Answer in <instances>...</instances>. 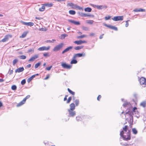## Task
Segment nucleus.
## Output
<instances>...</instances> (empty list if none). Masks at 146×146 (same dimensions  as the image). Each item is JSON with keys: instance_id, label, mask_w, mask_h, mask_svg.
Returning a JSON list of instances; mask_svg holds the SVG:
<instances>
[{"instance_id": "423d86ee", "label": "nucleus", "mask_w": 146, "mask_h": 146, "mask_svg": "<svg viewBox=\"0 0 146 146\" xmlns=\"http://www.w3.org/2000/svg\"><path fill=\"white\" fill-rule=\"evenodd\" d=\"M113 20L115 21H117L123 20V16L114 17L112 18Z\"/></svg>"}, {"instance_id": "2eb2a0df", "label": "nucleus", "mask_w": 146, "mask_h": 146, "mask_svg": "<svg viewBox=\"0 0 146 146\" xmlns=\"http://www.w3.org/2000/svg\"><path fill=\"white\" fill-rule=\"evenodd\" d=\"M73 48V46H70L65 49L62 52V54H64L65 53L69 51Z\"/></svg>"}, {"instance_id": "4468645a", "label": "nucleus", "mask_w": 146, "mask_h": 146, "mask_svg": "<svg viewBox=\"0 0 146 146\" xmlns=\"http://www.w3.org/2000/svg\"><path fill=\"white\" fill-rule=\"evenodd\" d=\"M74 110H68L69 113V115L71 117H74L76 115V112Z\"/></svg>"}, {"instance_id": "9b49d317", "label": "nucleus", "mask_w": 146, "mask_h": 146, "mask_svg": "<svg viewBox=\"0 0 146 146\" xmlns=\"http://www.w3.org/2000/svg\"><path fill=\"white\" fill-rule=\"evenodd\" d=\"M80 15L83 17H94V15H92L90 13L86 14L81 13L80 14Z\"/></svg>"}, {"instance_id": "f03ea898", "label": "nucleus", "mask_w": 146, "mask_h": 146, "mask_svg": "<svg viewBox=\"0 0 146 146\" xmlns=\"http://www.w3.org/2000/svg\"><path fill=\"white\" fill-rule=\"evenodd\" d=\"M64 44L61 43L59 44L56 46L53 49V50L54 51H58L63 46Z\"/></svg>"}, {"instance_id": "b1692460", "label": "nucleus", "mask_w": 146, "mask_h": 146, "mask_svg": "<svg viewBox=\"0 0 146 146\" xmlns=\"http://www.w3.org/2000/svg\"><path fill=\"white\" fill-rule=\"evenodd\" d=\"M42 6L41 8H40L39 10L40 11H44L45 9V5L44 4H42Z\"/></svg>"}, {"instance_id": "5fc2aeb1", "label": "nucleus", "mask_w": 146, "mask_h": 146, "mask_svg": "<svg viewBox=\"0 0 146 146\" xmlns=\"http://www.w3.org/2000/svg\"><path fill=\"white\" fill-rule=\"evenodd\" d=\"M68 22H70L71 23H73V24L74 23V20H71V19H68Z\"/></svg>"}, {"instance_id": "338daca9", "label": "nucleus", "mask_w": 146, "mask_h": 146, "mask_svg": "<svg viewBox=\"0 0 146 146\" xmlns=\"http://www.w3.org/2000/svg\"><path fill=\"white\" fill-rule=\"evenodd\" d=\"M31 64H29L27 66V68H30L31 67Z\"/></svg>"}, {"instance_id": "79ce46f5", "label": "nucleus", "mask_w": 146, "mask_h": 146, "mask_svg": "<svg viewBox=\"0 0 146 146\" xmlns=\"http://www.w3.org/2000/svg\"><path fill=\"white\" fill-rule=\"evenodd\" d=\"M11 88L13 90H15L17 89V86L15 85H13L12 86Z\"/></svg>"}, {"instance_id": "2f4dec72", "label": "nucleus", "mask_w": 146, "mask_h": 146, "mask_svg": "<svg viewBox=\"0 0 146 146\" xmlns=\"http://www.w3.org/2000/svg\"><path fill=\"white\" fill-rule=\"evenodd\" d=\"M38 30L40 31H46L47 30V29L45 28H41L39 29Z\"/></svg>"}, {"instance_id": "6e6552de", "label": "nucleus", "mask_w": 146, "mask_h": 146, "mask_svg": "<svg viewBox=\"0 0 146 146\" xmlns=\"http://www.w3.org/2000/svg\"><path fill=\"white\" fill-rule=\"evenodd\" d=\"M21 22L24 25L31 27L33 26L34 24V23L31 22L27 23L23 21H21Z\"/></svg>"}, {"instance_id": "4c0bfd02", "label": "nucleus", "mask_w": 146, "mask_h": 146, "mask_svg": "<svg viewBox=\"0 0 146 146\" xmlns=\"http://www.w3.org/2000/svg\"><path fill=\"white\" fill-rule=\"evenodd\" d=\"M44 5H45V6H48V7H51L52 6V3H46L45 4H44Z\"/></svg>"}, {"instance_id": "bb28decb", "label": "nucleus", "mask_w": 146, "mask_h": 146, "mask_svg": "<svg viewBox=\"0 0 146 146\" xmlns=\"http://www.w3.org/2000/svg\"><path fill=\"white\" fill-rule=\"evenodd\" d=\"M92 9L90 7H87L84 9V11L85 12H90L92 11Z\"/></svg>"}, {"instance_id": "6e6d98bb", "label": "nucleus", "mask_w": 146, "mask_h": 146, "mask_svg": "<svg viewBox=\"0 0 146 146\" xmlns=\"http://www.w3.org/2000/svg\"><path fill=\"white\" fill-rule=\"evenodd\" d=\"M129 104V103L127 102H125L123 104V106L124 107H125L127 106Z\"/></svg>"}, {"instance_id": "ddd939ff", "label": "nucleus", "mask_w": 146, "mask_h": 146, "mask_svg": "<svg viewBox=\"0 0 146 146\" xmlns=\"http://www.w3.org/2000/svg\"><path fill=\"white\" fill-rule=\"evenodd\" d=\"M38 57V55H35L33 56L32 57L28 60V62H31L34 61L35 59H36Z\"/></svg>"}, {"instance_id": "bf43d9fd", "label": "nucleus", "mask_w": 146, "mask_h": 146, "mask_svg": "<svg viewBox=\"0 0 146 146\" xmlns=\"http://www.w3.org/2000/svg\"><path fill=\"white\" fill-rule=\"evenodd\" d=\"M52 66H50L48 67H46V69L47 70H50L51 68H52Z\"/></svg>"}, {"instance_id": "39448f33", "label": "nucleus", "mask_w": 146, "mask_h": 146, "mask_svg": "<svg viewBox=\"0 0 146 146\" xmlns=\"http://www.w3.org/2000/svg\"><path fill=\"white\" fill-rule=\"evenodd\" d=\"M50 46H48L47 47L43 46L39 48L38 50L39 51L48 50L50 49Z\"/></svg>"}, {"instance_id": "49530a36", "label": "nucleus", "mask_w": 146, "mask_h": 146, "mask_svg": "<svg viewBox=\"0 0 146 146\" xmlns=\"http://www.w3.org/2000/svg\"><path fill=\"white\" fill-rule=\"evenodd\" d=\"M75 103L76 104V106H78V104H79V100H75Z\"/></svg>"}, {"instance_id": "c85d7f7f", "label": "nucleus", "mask_w": 146, "mask_h": 146, "mask_svg": "<svg viewBox=\"0 0 146 146\" xmlns=\"http://www.w3.org/2000/svg\"><path fill=\"white\" fill-rule=\"evenodd\" d=\"M94 21L92 20H88L86 21V23H87L90 24H92Z\"/></svg>"}, {"instance_id": "393cba45", "label": "nucleus", "mask_w": 146, "mask_h": 146, "mask_svg": "<svg viewBox=\"0 0 146 146\" xmlns=\"http://www.w3.org/2000/svg\"><path fill=\"white\" fill-rule=\"evenodd\" d=\"M35 77V75H33L27 80V82L29 83Z\"/></svg>"}, {"instance_id": "dca6fc26", "label": "nucleus", "mask_w": 146, "mask_h": 146, "mask_svg": "<svg viewBox=\"0 0 146 146\" xmlns=\"http://www.w3.org/2000/svg\"><path fill=\"white\" fill-rule=\"evenodd\" d=\"M61 66L63 68L67 69H70L71 67V66L67 64H66L64 63H62Z\"/></svg>"}, {"instance_id": "9d476101", "label": "nucleus", "mask_w": 146, "mask_h": 146, "mask_svg": "<svg viewBox=\"0 0 146 146\" xmlns=\"http://www.w3.org/2000/svg\"><path fill=\"white\" fill-rule=\"evenodd\" d=\"M139 81L141 85H146V79L145 78L141 77Z\"/></svg>"}, {"instance_id": "0e129e2a", "label": "nucleus", "mask_w": 146, "mask_h": 146, "mask_svg": "<svg viewBox=\"0 0 146 146\" xmlns=\"http://www.w3.org/2000/svg\"><path fill=\"white\" fill-rule=\"evenodd\" d=\"M101 96L100 95H99L97 98V100L99 101L100 99L101 98Z\"/></svg>"}, {"instance_id": "ea45409f", "label": "nucleus", "mask_w": 146, "mask_h": 146, "mask_svg": "<svg viewBox=\"0 0 146 146\" xmlns=\"http://www.w3.org/2000/svg\"><path fill=\"white\" fill-rule=\"evenodd\" d=\"M40 62H38V63L35 64V68H37L39 66H40Z\"/></svg>"}, {"instance_id": "4d7b16f0", "label": "nucleus", "mask_w": 146, "mask_h": 146, "mask_svg": "<svg viewBox=\"0 0 146 146\" xmlns=\"http://www.w3.org/2000/svg\"><path fill=\"white\" fill-rule=\"evenodd\" d=\"M104 26H106V27H108L110 29H111V25H108L106 24H104Z\"/></svg>"}, {"instance_id": "864d4df0", "label": "nucleus", "mask_w": 146, "mask_h": 146, "mask_svg": "<svg viewBox=\"0 0 146 146\" xmlns=\"http://www.w3.org/2000/svg\"><path fill=\"white\" fill-rule=\"evenodd\" d=\"M45 42L46 43H53L52 41L50 40H47L45 41Z\"/></svg>"}, {"instance_id": "f8f14e48", "label": "nucleus", "mask_w": 146, "mask_h": 146, "mask_svg": "<svg viewBox=\"0 0 146 146\" xmlns=\"http://www.w3.org/2000/svg\"><path fill=\"white\" fill-rule=\"evenodd\" d=\"M74 43L77 44L78 45H80L83 43H86L87 42L85 40H80L78 41H75L74 42Z\"/></svg>"}, {"instance_id": "f257e3e1", "label": "nucleus", "mask_w": 146, "mask_h": 146, "mask_svg": "<svg viewBox=\"0 0 146 146\" xmlns=\"http://www.w3.org/2000/svg\"><path fill=\"white\" fill-rule=\"evenodd\" d=\"M121 137L125 141L129 140L131 138L130 131V130H128V131L125 133L124 131H121L120 134Z\"/></svg>"}, {"instance_id": "412c9836", "label": "nucleus", "mask_w": 146, "mask_h": 146, "mask_svg": "<svg viewBox=\"0 0 146 146\" xmlns=\"http://www.w3.org/2000/svg\"><path fill=\"white\" fill-rule=\"evenodd\" d=\"M25 100V99H23L22 101H21L20 102H19V104H17V106H20L24 104L26 102V101Z\"/></svg>"}, {"instance_id": "8fccbe9b", "label": "nucleus", "mask_w": 146, "mask_h": 146, "mask_svg": "<svg viewBox=\"0 0 146 146\" xmlns=\"http://www.w3.org/2000/svg\"><path fill=\"white\" fill-rule=\"evenodd\" d=\"M130 121L132 122H133V116L132 115H130Z\"/></svg>"}, {"instance_id": "f704fd0d", "label": "nucleus", "mask_w": 146, "mask_h": 146, "mask_svg": "<svg viewBox=\"0 0 146 146\" xmlns=\"http://www.w3.org/2000/svg\"><path fill=\"white\" fill-rule=\"evenodd\" d=\"M18 60L17 59H14L13 61V66H14L15 65V64L18 62Z\"/></svg>"}, {"instance_id": "a18cd8bd", "label": "nucleus", "mask_w": 146, "mask_h": 146, "mask_svg": "<svg viewBox=\"0 0 146 146\" xmlns=\"http://www.w3.org/2000/svg\"><path fill=\"white\" fill-rule=\"evenodd\" d=\"M146 103L145 102H143L140 104V105L144 107L145 106Z\"/></svg>"}, {"instance_id": "c9c22d12", "label": "nucleus", "mask_w": 146, "mask_h": 146, "mask_svg": "<svg viewBox=\"0 0 146 146\" xmlns=\"http://www.w3.org/2000/svg\"><path fill=\"white\" fill-rule=\"evenodd\" d=\"M67 36V35L65 34H62L61 36V39H63L65 38Z\"/></svg>"}, {"instance_id": "e433bc0d", "label": "nucleus", "mask_w": 146, "mask_h": 146, "mask_svg": "<svg viewBox=\"0 0 146 146\" xmlns=\"http://www.w3.org/2000/svg\"><path fill=\"white\" fill-rule=\"evenodd\" d=\"M86 36L84 35H82L81 36H78L77 37V38L78 39L80 38H83L84 37H85Z\"/></svg>"}, {"instance_id": "cd10ccee", "label": "nucleus", "mask_w": 146, "mask_h": 146, "mask_svg": "<svg viewBox=\"0 0 146 146\" xmlns=\"http://www.w3.org/2000/svg\"><path fill=\"white\" fill-rule=\"evenodd\" d=\"M84 47L83 46H77L74 47V49L75 50H79L82 48Z\"/></svg>"}, {"instance_id": "13d9d810", "label": "nucleus", "mask_w": 146, "mask_h": 146, "mask_svg": "<svg viewBox=\"0 0 146 146\" xmlns=\"http://www.w3.org/2000/svg\"><path fill=\"white\" fill-rule=\"evenodd\" d=\"M82 29L83 30L85 31H88V28L86 27H83Z\"/></svg>"}, {"instance_id": "20e7f679", "label": "nucleus", "mask_w": 146, "mask_h": 146, "mask_svg": "<svg viewBox=\"0 0 146 146\" xmlns=\"http://www.w3.org/2000/svg\"><path fill=\"white\" fill-rule=\"evenodd\" d=\"M12 36V35H6L3 39L0 41V42H6L9 40V38H11Z\"/></svg>"}, {"instance_id": "e2e57ef3", "label": "nucleus", "mask_w": 146, "mask_h": 146, "mask_svg": "<svg viewBox=\"0 0 146 146\" xmlns=\"http://www.w3.org/2000/svg\"><path fill=\"white\" fill-rule=\"evenodd\" d=\"M145 9H139V12H145Z\"/></svg>"}, {"instance_id": "a211bd4d", "label": "nucleus", "mask_w": 146, "mask_h": 146, "mask_svg": "<svg viewBox=\"0 0 146 146\" xmlns=\"http://www.w3.org/2000/svg\"><path fill=\"white\" fill-rule=\"evenodd\" d=\"M24 70V68L23 67H20L16 69L15 70V72L19 73L23 72Z\"/></svg>"}, {"instance_id": "0eeeda50", "label": "nucleus", "mask_w": 146, "mask_h": 146, "mask_svg": "<svg viewBox=\"0 0 146 146\" xmlns=\"http://www.w3.org/2000/svg\"><path fill=\"white\" fill-rule=\"evenodd\" d=\"M94 7H96L98 9H106L107 8V6L104 5H93Z\"/></svg>"}, {"instance_id": "a19ab883", "label": "nucleus", "mask_w": 146, "mask_h": 146, "mask_svg": "<svg viewBox=\"0 0 146 146\" xmlns=\"http://www.w3.org/2000/svg\"><path fill=\"white\" fill-rule=\"evenodd\" d=\"M75 9H77L80 10H83V8L82 7L77 5H76Z\"/></svg>"}, {"instance_id": "774afa93", "label": "nucleus", "mask_w": 146, "mask_h": 146, "mask_svg": "<svg viewBox=\"0 0 146 146\" xmlns=\"http://www.w3.org/2000/svg\"><path fill=\"white\" fill-rule=\"evenodd\" d=\"M13 70H10L9 72V74L11 75V74H13Z\"/></svg>"}, {"instance_id": "09e8293b", "label": "nucleus", "mask_w": 146, "mask_h": 146, "mask_svg": "<svg viewBox=\"0 0 146 146\" xmlns=\"http://www.w3.org/2000/svg\"><path fill=\"white\" fill-rule=\"evenodd\" d=\"M26 83V80L25 79H23L22 80L21 82V84L22 85H24Z\"/></svg>"}, {"instance_id": "5701e85b", "label": "nucleus", "mask_w": 146, "mask_h": 146, "mask_svg": "<svg viewBox=\"0 0 146 146\" xmlns=\"http://www.w3.org/2000/svg\"><path fill=\"white\" fill-rule=\"evenodd\" d=\"M27 33H28V32H24L21 35V36H20V38H24L26 36Z\"/></svg>"}, {"instance_id": "1a4fd4ad", "label": "nucleus", "mask_w": 146, "mask_h": 146, "mask_svg": "<svg viewBox=\"0 0 146 146\" xmlns=\"http://www.w3.org/2000/svg\"><path fill=\"white\" fill-rule=\"evenodd\" d=\"M85 55V53L82 54V53H78L76 54H74L73 57V58L74 59L76 58L77 57H81L82 56H84Z\"/></svg>"}, {"instance_id": "c03bdc74", "label": "nucleus", "mask_w": 146, "mask_h": 146, "mask_svg": "<svg viewBox=\"0 0 146 146\" xmlns=\"http://www.w3.org/2000/svg\"><path fill=\"white\" fill-rule=\"evenodd\" d=\"M76 120L78 121H81L82 119V118L80 116H77L76 117Z\"/></svg>"}, {"instance_id": "4be33fe9", "label": "nucleus", "mask_w": 146, "mask_h": 146, "mask_svg": "<svg viewBox=\"0 0 146 146\" xmlns=\"http://www.w3.org/2000/svg\"><path fill=\"white\" fill-rule=\"evenodd\" d=\"M128 126L127 125H125L124 127L123 128V131H124V132L125 133L127 132V131H128Z\"/></svg>"}, {"instance_id": "7ed1b4c3", "label": "nucleus", "mask_w": 146, "mask_h": 146, "mask_svg": "<svg viewBox=\"0 0 146 146\" xmlns=\"http://www.w3.org/2000/svg\"><path fill=\"white\" fill-rule=\"evenodd\" d=\"M137 110V108L136 107H134L133 109L132 114L133 115H135V116L137 118H138L139 117V112Z\"/></svg>"}, {"instance_id": "473e14b6", "label": "nucleus", "mask_w": 146, "mask_h": 146, "mask_svg": "<svg viewBox=\"0 0 146 146\" xmlns=\"http://www.w3.org/2000/svg\"><path fill=\"white\" fill-rule=\"evenodd\" d=\"M68 92L72 95L74 96L75 94V92H73L69 88L68 89Z\"/></svg>"}, {"instance_id": "3c124183", "label": "nucleus", "mask_w": 146, "mask_h": 146, "mask_svg": "<svg viewBox=\"0 0 146 146\" xmlns=\"http://www.w3.org/2000/svg\"><path fill=\"white\" fill-rule=\"evenodd\" d=\"M72 99V97H69L68 98V100H67V103H69L70 101Z\"/></svg>"}, {"instance_id": "7c9ffc66", "label": "nucleus", "mask_w": 146, "mask_h": 146, "mask_svg": "<svg viewBox=\"0 0 146 146\" xmlns=\"http://www.w3.org/2000/svg\"><path fill=\"white\" fill-rule=\"evenodd\" d=\"M34 52V49L33 48H30L29 49L27 52V53H33Z\"/></svg>"}, {"instance_id": "603ef678", "label": "nucleus", "mask_w": 146, "mask_h": 146, "mask_svg": "<svg viewBox=\"0 0 146 146\" xmlns=\"http://www.w3.org/2000/svg\"><path fill=\"white\" fill-rule=\"evenodd\" d=\"M111 17L110 16L106 17H105V20H108L110 19V18H111Z\"/></svg>"}, {"instance_id": "aec40b11", "label": "nucleus", "mask_w": 146, "mask_h": 146, "mask_svg": "<svg viewBox=\"0 0 146 146\" xmlns=\"http://www.w3.org/2000/svg\"><path fill=\"white\" fill-rule=\"evenodd\" d=\"M25 100V99H23L22 101H21L20 102H19V104H17V106H20L24 104L26 102V101Z\"/></svg>"}, {"instance_id": "f3484780", "label": "nucleus", "mask_w": 146, "mask_h": 146, "mask_svg": "<svg viewBox=\"0 0 146 146\" xmlns=\"http://www.w3.org/2000/svg\"><path fill=\"white\" fill-rule=\"evenodd\" d=\"M76 5V4H74L72 3H67V6L70 7L72 9H75Z\"/></svg>"}, {"instance_id": "69168bd1", "label": "nucleus", "mask_w": 146, "mask_h": 146, "mask_svg": "<svg viewBox=\"0 0 146 146\" xmlns=\"http://www.w3.org/2000/svg\"><path fill=\"white\" fill-rule=\"evenodd\" d=\"M126 24L125 25V26L126 27H127L129 26V23H128L127 22V21H126Z\"/></svg>"}, {"instance_id": "a878e982", "label": "nucleus", "mask_w": 146, "mask_h": 146, "mask_svg": "<svg viewBox=\"0 0 146 146\" xmlns=\"http://www.w3.org/2000/svg\"><path fill=\"white\" fill-rule=\"evenodd\" d=\"M132 130L133 134L134 135H136L138 133L137 131L135 128L132 129Z\"/></svg>"}, {"instance_id": "72a5a7b5", "label": "nucleus", "mask_w": 146, "mask_h": 146, "mask_svg": "<svg viewBox=\"0 0 146 146\" xmlns=\"http://www.w3.org/2000/svg\"><path fill=\"white\" fill-rule=\"evenodd\" d=\"M77 61L76 60L73 59L71 61V62H70V64H76L77 63Z\"/></svg>"}, {"instance_id": "58836bf2", "label": "nucleus", "mask_w": 146, "mask_h": 146, "mask_svg": "<svg viewBox=\"0 0 146 146\" xmlns=\"http://www.w3.org/2000/svg\"><path fill=\"white\" fill-rule=\"evenodd\" d=\"M19 58L21 59H25L26 58V57L24 55H22L19 56Z\"/></svg>"}, {"instance_id": "052dcab7", "label": "nucleus", "mask_w": 146, "mask_h": 146, "mask_svg": "<svg viewBox=\"0 0 146 146\" xmlns=\"http://www.w3.org/2000/svg\"><path fill=\"white\" fill-rule=\"evenodd\" d=\"M30 97V95H28L25 98L23 99H25V101H26V100L29 98Z\"/></svg>"}, {"instance_id": "37998d69", "label": "nucleus", "mask_w": 146, "mask_h": 146, "mask_svg": "<svg viewBox=\"0 0 146 146\" xmlns=\"http://www.w3.org/2000/svg\"><path fill=\"white\" fill-rule=\"evenodd\" d=\"M111 29H113L115 31H117V27L114 26H111Z\"/></svg>"}, {"instance_id": "6ab92c4d", "label": "nucleus", "mask_w": 146, "mask_h": 146, "mask_svg": "<svg viewBox=\"0 0 146 146\" xmlns=\"http://www.w3.org/2000/svg\"><path fill=\"white\" fill-rule=\"evenodd\" d=\"M70 109L68 110H74L75 109V105L74 103H71L70 106Z\"/></svg>"}, {"instance_id": "680f3d73", "label": "nucleus", "mask_w": 146, "mask_h": 146, "mask_svg": "<svg viewBox=\"0 0 146 146\" xmlns=\"http://www.w3.org/2000/svg\"><path fill=\"white\" fill-rule=\"evenodd\" d=\"M43 56L45 57H46L47 56H49L48 55V54L47 53H45L43 54Z\"/></svg>"}, {"instance_id": "de8ad7c7", "label": "nucleus", "mask_w": 146, "mask_h": 146, "mask_svg": "<svg viewBox=\"0 0 146 146\" xmlns=\"http://www.w3.org/2000/svg\"><path fill=\"white\" fill-rule=\"evenodd\" d=\"M74 25H79L80 24V23L79 21H74Z\"/></svg>"}, {"instance_id": "c756f323", "label": "nucleus", "mask_w": 146, "mask_h": 146, "mask_svg": "<svg viewBox=\"0 0 146 146\" xmlns=\"http://www.w3.org/2000/svg\"><path fill=\"white\" fill-rule=\"evenodd\" d=\"M69 13L70 15H74L76 14V12L74 10H70L69 11Z\"/></svg>"}]
</instances>
